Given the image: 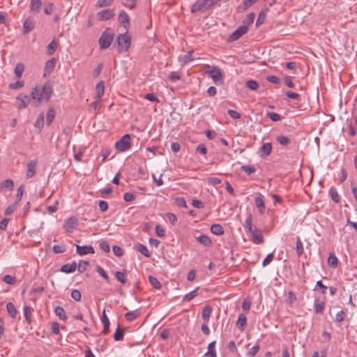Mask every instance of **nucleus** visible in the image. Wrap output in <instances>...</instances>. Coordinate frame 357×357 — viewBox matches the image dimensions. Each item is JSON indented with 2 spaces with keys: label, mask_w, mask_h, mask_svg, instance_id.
<instances>
[{
  "label": "nucleus",
  "mask_w": 357,
  "mask_h": 357,
  "mask_svg": "<svg viewBox=\"0 0 357 357\" xmlns=\"http://www.w3.org/2000/svg\"><path fill=\"white\" fill-rule=\"evenodd\" d=\"M255 203L258 208L259 213L261 215H263L265 211V202L264 200V196L261 194H258L257 196L255 199Z\"/></svg>",
  "instance_id": "11"
},
{
  "label": "nucleus",
  "mask_w": 357,
  "mask_h": 357,
  "mask_svg": "<svg viewBox=\"0 0 357 357\" xmlns=\"http://www.w3.org/2000/svg\"><path fill=\"white\" fill-rule=\"evenodd\" d=\"M213 6L211 0H197L191 7L192 13L204 12Z\"/></svg>",
  "instance_id": "3"
},
{
  "label": "nucleus",
  "mask_w": 357,
  "mask_h": 357,
  "mask_svg": "<svg viewBox=\"0 0 357 357\" xmlns=\"http://www.w3.org/2000/svg\"><path fill=\"white\" fill-rule=\"evenodd\" d=\"M116 149L119 151H125L130 147V137L128 134L125 135L115 144Z\"/></svg>",
  "instance_id": "6"
},
{
  "label": "nucleus",
  "mask_w": 357,
  "mask_h": 357,
  "mask_svg": "<svg viewBox=\"0 0 357 357\" xmlns=\"http://www.w3.org/2000/svg\"><path fill=\"white\" fill-rule=\"evenodd\" d=\"M112 250L114 254L117 257H121L123 255V249L118 245H114L112 248Z\"/></svg>",
  "instance_id": "63"
},
{
  "label": "nucleus",
  "mask_w": 357,
  "mask_h": 357,
  "mask_svg": "<svg viewBox=\"0 0 357 357\" xmlns=\"http://www.w3.org/2000/svg\"><path fill=\"white\" fill-rule=\"evenodd\" d=\"M248 28L247 25H241L236 30H235L229 36V40L230 41H235L238 40L241 36L245 34L248 32Z\"/></svg>",
  "instance_id": "8"
},
{
  "label": "nucleus",
  "mask_w": 357,
  "mask_h": 357,
  "mask_svg": "<svg viewBox=\"0 0 357 357\" xmlns=\"http://www.w3.org/2000/svg\"><path fill=\"white\" fill-rule=\"evenodd\" d=\"M247 324V318L246 316L244 314H240L238 315L237 321H236V326L237 328L241 330V331H244L245 327Z\"/></svg>",
  "instance_id": "21"
},
{
  "label": "nucleus",
  "mask_w": 357,
  "mask_h": 357,
  "mask_svg": "<svg viewBox=\"0 0 357 357\" xmlns=\"http://www.w3.org/2000/svg\"><path fill=\"white\" fill-rule=\"evenodd\" d=\"M198 287L196 288L195 289L191 291L190 292H189L188 294H186L183 297V302H188V301H190L191 300H192L195 297H196L197 296V290H198Z\"/></svg>",
  "instance_id": "34"
},
{
  "label": "nucleus",
  "mask_w": 357,
  "mask_h": 357,
  "mask_svg": "<svg viewBox=\"0 0 357 357\" xmlns=\"http://www.w3.org/2000/svg\"><path fill=\"white\" fill-rule=\"evenodd\" d=\"M266 116L273 121H279L281 120V116L275 112H267Z\"/></svg>",
  "instance_id": "56"
},
{
  "label": "nucleus",
  "mask_w": 357,
  "mask_h": 357,
  "mask_svg": "<svg viewBox=\"0 0 357 357\" xmlns=\"http://www.w3.org/2000/svg\"><path fill=\"white\" fill-rule=\"evenodd\" d=\"M96 98L101 99L105 93V82L104 81L99 82L96 87Z\"/></svg>",
  "instance_id": "24"
},
{
  "label": "nucleus",
  "mask_w": 357,
  "mask_h": 357,
  "mask_svg": "<svg viewBox=\"0 0 357 357\" xmlns=\"http://www.w3.org/2000/svg\"><path fill=\"white\" fill-rule=\"evenodd\" d=\"M241 170L245 172L248 175H250L256 172V169L253 165H243Z\"/></svg>",
  "instance_id": "46"
},
{
  "label": "nucleus",
  "mask_w": 357,
  "mask_h": 357,
  "mask_svg": "<svg viewBox=\"0 0 357 357\" xmlns=\"http://www.w3.org/2000/svg\"><path fill=\"white\" fill-rule=\"evenodd\" d=\"M23 86H24V82L18 80L15 82L10 83L9 84V88L11 89H18L22 88Z\"/></svg>",
  "instance_id": "60"
},
{
  "label": "nucleus",
  "mask_w": 357,
  "mask_h": 357,
  "mask_svg": "<svg viewBox=\"0 0 357 357\" xmlns=\"http://www.w3.org/2000/svg\"><path fill=\"white\" fill-rule=\"evenodd\" d=\"M31 307L26 306L24 308V315L25 317V319L28 324H31Z\"/></svg>",
  "instance_id": "49"
},
{
  "label": "nucleus",
  "mask_w": 357,
  "mask_h": 357,
  "mask_svg": "<svg viewBox=\"0 0 357 357\" xmlns=\"http://www.w3.org/2000/svg\"><path fill=\"white\" fill-rule=\"evenodd\" d=\"M76 250L78 255L83 256L87 254H93L95 252L94 249L91 245L81 246L76 245Z\"/></svg>",
  "instance_id": "15"
},
{
  "label": "nucleus",
  "mask_w": 357,
  "mask_h": 357,
  "mask_svg": "<svg viewBox=\"0 0 357 357\" xmlns=\"http://www.w3.org/2000/svg\"><path fill=\"white\" fill-rule=\"evenodd\" d=\"M194 59L192 57V51H190L188 52L187 54L183 56H180L178 57V61L182 64L184 65L187 63H188L190 61H192Z\"/></svg>",
  "instance_id": "27"
},
{
  "label": "nucleus",
  "mask_w": 357,
  "mask_h": 357,
  "mask_svg": "<svg viewBox=\"0 0 357 357\" xmlns=\"http://www.w3.org/2000/svg\"><path fill=\"white\" fill-rule=\"evenodd\" d=\"M304 252L303 243L299 237L296 240V252L298 257H300Z\"/></svg>",
  "instance_id": "45"
},
{
  "label": "nucleus",
  "mask_w": 357,
  "mask_h": 357,
  "mask_svg": "<svg viewBox=\"0 0 357 357\" xmlns=\"http://www.w3.org/2000/svg\"><path fill=\"white\" fill-rule=\"evenodd\" d=\"M113 0H98L96 6L99 8L106 7L112 4Z\"/></svg>",
  "instance_id": "58"
},
{
  "label": "nucleus",
  "mask_w": 357,
  "mask_h": 357,
  "mask_svg": "<svg viewBox=\"0 0 357 357\" xmlns=\"http://www.w3.org/2000/svg\"><path fill=\"white\" fill-rule=\"evenodd\" d=\"M243 227H244L246 233L252 232V229H255L252 227V214L250 213L247 216V218L243 223Z\"/></svg>",
  "instance_id": "23"
},
{
  "label": "nucleus",
  "mask_w": 357,
  "mask_h": 357,
  "mask_svg": "<svg viewBox=\"0 0 357 357\" xmlns=\"http://www.w3.org/2000/svg\"><path fill=\"white\" fill-rule=\"evenodd\" d=\"M100 248L104 251L105 252H109L110 250V247L107 241H103L100 243Z\"/></svg>",
  "instance_id": "59"
},
{
  "label": "nucleus",
  "mask_w": 357,
  "mask_h": 357,
  "mask_svg": "<svg viewBox=\"0 0 357 357\" xmlns=\"http://www.w3.org/2000/svg\"><path fill=\"white\" fill-rule=\"evenodd\" d=\"M245 86L251 90H257L259 88V84L255 80H248L245 83Z\"/></svg>",
  "instance_id": "47"
},
{
  "label": "nucleus",
  "mask_w": 357,
  "mask_h": 357,
  "mask_svg": "<svg viewBox=\"0 0 357 357\" xmlns=\"http://www.w3.org/2000/svg\"><path fill=\"white\" fill-rule=\"evenodd\" d=\"M2 280L9 284H13L16 282L15 278L10 275H5Z\"/></svg>",
  "instance_id": "51"
},
{
  "label": "nucleus",
  "mask_w": 357,
  "mask_h": 357,
  "mask_svg": "<svg viewBox=\"0 0 357 357\" xmlns=\"http://www.w3.org/2000/svg\"><path fill=\"white\" fill-rule=\"evenodd\" d=\"M277 141L280 144L283 146H287L291 142L290 139L284 135L277 137Z\"/></svg>",
  "instance_id": "41"
},
{
  "label": "nucleus",
  "mask_w": 357,
  "mask_h": 357,
  "mask_svg": "<svg viewBox=\"0 0 357 357\" xmlns=\"http://www.w3.org/2000/svg\"><path fill=\"white\" fill-rule=\"evenodd\" d=\"M137 0H125L123 5L129 9H133L136 5Z\"/></svg>",
  "instance_id": "57"
},
{
  "label": "nucleus",
  "mask_w": 357,
  "mask_h": 357,
  "mask_svg": "<svg viewBox=\"0 0 357 357\" xmlns=\"http://www.w3.org/2000/svg\"><path fill=\"white\" fill-rule=\"evenodd\" d=\"M166 216L172 225H176L177 222V217L175 214L172 213H167Z\"/></svg>",
  "instance_id": "62"
},
{
  "label": "nucleus",
  "mask_w": 357,
  "mask_h": 357,
  "mask_svg": "<svg viewBox=\"0 0 357 357\" xmlns=\"http://www.w3.org/2000/svg\"><path fill=\"white\" fill-rule=\"evenodd\" d=\"M56 64V59L54 58H52L49 59L45 66L44 68V76L49 75L54 70Z\"/></svg>",
  "instance_id": "19"
},
{
  "label": "nucleus",
  "mask_w": 357,
  "mask_h": 357,
  "mask_svg": "<svg viewBox=\"0 0 357 357\" xmlns=\"http://www.w3.org/2000/svg\"><path fill=\"white\" fill-rule=\"evenodd\" d=\"M139 316V312L136 311L128 312L125 314V318L129 321H132Z\"/></svg>",
  "instance_id": "36"
},
{
  "label": "nucleus",
  "mask_w": 357,
  "mask_h": 357,
  "mask_svg": "<svg viewBox=\"0 0 357 357\" xmlns=\"http://www.w3.org/2000/svg\"><path fill=\"white\" fill-rule=\"evenodd\" d=\"M258 0H243L242 3L238 6L237 11L239 13L245 12L249 7L256 3Z\"/></svg>",
  "instance_id": "20"
},
{
  "label": "nucleus",
  "mask_w": 357,
  "mask_h": 357,
  "mask_svg": "<svg viewBox=\"0 0 357 357\" xmlns=\"http://www.w3.org/2000/svg\"><path fill=\"white\" fill-rule=\"evenodd\" d=\"M71 297L76 301H79L81 300V293L77 289H74L71 292Z\"/></svg>",
  "instance_id": "64"
},
{
  "label": "nucleus",
  "mask_w": 357,
  "mask_h": 357,
  "mask_svg": "<svg viewBox=\"0 0 357 357\" xmlns=\"http://www.w3.org/2000/svg\"><path fill=\"white\" fill-rule=\"evenodd\" d=\"M206 73L208 75L216 84H221L223 82V75L220 69L216 66H212Z\"/></svg>",
  "instance_id": "4"
},
{
  "label": "nucleus",
  "mask_w": 357,
  "mask_h": 357,
  "mask_svg": "<svg viewBox=\"0 0 357 357\" xmlns=\"http://www.w3.org/2000/svg\"><path fill=\"white\" fill-rule=\"evenodd\" d=\"M116 278L122 284H125L127 281L125 274L121 271H116L115 273Z\"/></svg>",
  "instance_id": "50"
},
{
  "label": "nucleus",
  "mask_w": 357,
  "mask_h": 357,
  "mask_svg": "<svg viewBox=\"0 0 357 357\" xmlns=\"http://www.w3.org/2000/svg\"><path fill=\"white\" fill-rule=\"evenodd\" d=\"M58 47V43L56 40H52L47 47V54L52 55Z\"/></svg>",
  "instance_id": "28"
},
{
  "label": "nucleus",
  "mask_w": 357,
  "mask_h": 357,
  "mask_svg": "<svg viewBox=\"0 0 357 357\" xmlns=\"http://www.w3.org/2000/svg\"><path fill=\"white\" fill-rule=\"evenodd\" d=\"M325 307L324 302H319L317 301L314 303V310L317 314H321Z\"/></svg>",
  "instance_id": "39"
},
{
  "label": "nucleus",
  "mask_w": 357,
  "mask_h": 357,
  "mask_svg": "<svg viewBox=\"0 0 357 357\" xmlns=\"http://www.w3.org/2000/svg\"><path fill=\"white\" fill-rule=\"evenodd\" d=\"M54 312H55L56 315L59 317L60 319H61V320H66L67 319L66 313V312H65V310H63V307H59V306H56L54 308Z\"/></svg>",
  "instance_id": "32"
},
{
  "label": "nucleus",
  "mask_w": 357,
  "mask_h": 357,
  "mask_svg": "<svg viewBox=\"0 0 357 357\" xmlns=\"http://www.w3.org/2000/svg\"><path fill=\"white\" fill-rule=\"evenodd\" d=\"M78 225V219L75 216H72L66 220L63 224V229L68 233L73 232Z\"/></svg>",
  "instance_id": "7"
},
{
  "label": "nucleus",
  "mask_w": 357,
  "mask_h": 357,
  "mask_svg": "<svg viewBox=\"0 0 357 357\" xmlns=\"http://www.w3.org/2000/svg\"><path fill=\"white\" fill-rule=\"evenodd\" d=\"M248 234H250V236L254 243L260 244L264 242L263 236L257 228H255L252 229V232H248Z\"/></svg>",
  "instance_id": "10"
},
{
  "label": "nucleus",
  "mask_w": 357,
  "mask_h": 357,
  "mask_svg": "<svg viewBox=\"0 0 357 357\" xmlns=\"http://www.w3.org/2000/svg\"><path fill=\"white\" fill-rule=\"evenodd\" d=\"M212 312V307L210 305H206L202 312V317L203 319L208 322L209 320V317Z\"/></svg>",
  "instance_id": "29"
},
{
  "label": "nucleus",
  "mask_w": 357,
  "mask_h": 357,
  "mask_svg": "<svg viewBox=\"0 0 357 357\" xmlns=\"http://www.w3.org/2000/svg\"><path fill=\"white\" fill-rule=\"evenodd\" d=\"M197 241L206 247L211 245L212 242L211 238L206 235H200L196 238Z\"/></svg>",
  "instance_id": "25"
},
{
  "label": "nucleus",
  "mask_w": 357,
  "mask_h": 357,
  "mask_svg": "<svg viewBox=\"0 0 357 357\" xmlns=\"http://www.w3.org/2000/svg\"><path fill=\"white\" fill-rule=\"evenodd\" d=\"M14 186L13 181L11 179H6L3 181L1 184V188H6L10 190H13Z\"/></svg>",
  "instance_id": "43"
},
{
  "label": "nucleus",
  "mask_w": 357,
  "mask_h": 357,
  "mask_svg": "<svg viewBox=\"0 0 357 357\" xmlns=\"http://www.w3.org/2000/svg\"><path fill=\"white\" fill-rule=\"evenodd\" d=\"M136 250L146 257H149L150 256L147 248L142 243H138L136 245Z\"/></svg>",
  "instance_id": "33"
},
{
  "label": "nucleus",
  "mask_w": 357,
  "mask_h": 357,
  "mask_svg": "<svg viewBox=\"0 0 357 357\" xmlns=\"http://www.w3.org/2000/svg\"><path fill=\"white\" fill-rule=\"evenodd\" d=\"M211 231L215 235H222L224 234L223 227L219 224H213L211 227Z\"/></svg>",
  "instance_id": "30"
},
{
  "label": "nucleus",
  "mask_w": 357,
  "mask_h": 357,
  "mask_svg": "<svg viewBox=\"0 0 357 357\" xmlns=\"http://www.w3.org/2000/svg\"><path fill=\"white\" fill-rule=\"evenodd\" d=\"M29 97L24 93H20L16 98V105L19 109H24L29 103Z\"/></svg>",
  "instance_id": "9"
},
{
  "label": "nucleus",
  "mask_w": 357,
  "mask_h": 357,
  "mask_svg": "<svg viewBox=\"0 0 357 357\" xmlns=\"http://www.w3.org/2000/svg\"><path fill=\"white\" fill-rule=\"evenodd\" d=\"M35 26V20L33 17H29L26 19L23 24L22 31L24 34L28 33L33 29Z\"/></svg>",
  "instance_id": "13"
},
{
  "label": "nucleus",
  "mask_w": 357,
  "mask_h": 357,
  "mask_svg": "<svg viewBox=\"0 0 357 357\" xmlns=\"http://www.w3.org/2000/svg\"><path fill=\"white\" fill-rule=\"evenodd\" d=\"M118 48L119 52H127L131 44V37L126 31L124 33L120 34L117 38Z\"/></svg>",
  "instance_id": "2"
},
{
  "label": "nucleus",
  "mask_w": 357,
  "mask_h": 357,
  "mask_svg": "<svg viewBox=\"0 0 357 357\" xmlns=\"http://www.w3.org/2000/svg\"><path fill=\"white\" fill-rule=\"evenodd\" d=\"M42 1L40 0H31L30 12L33 15H37L40 10Z\"/></svg>",
  "instance_id": "18"
},
{
  "label": "nucleus",
  "mask_w": 357,
  "mask_h": 357,
  "mask_svg": "<svg viewBox=\"0 0 357 357\" xmlns=\"http://www.w3.org/2000/svg\"><path fill=\"white\" fill-rule=\"evenodd\" d=\"M54 118V112L53 109H49L47 112L46 122L47 125H50Z\"/></svg>",
  "instance_id": "52"
},
{
  "label": "nucleus",
  "mask_w": 357,
  "mask_h": 357,
  "mask_svg": "<svg viewBox=\"0 0 357 357\" xmlns=\"http://www.w3.org/2000/svg\"><path fill=\"white\" fill-rule=\"evenodd\" d=\"M37 162L36 160L30 161L26 165V178H32L36 172Z\"/></svg>",
  "instance_id": "14"
},
{
  "label": "nucleus",
  "mask_w": 357,
  "mask_h": 357,
  "mask_svg": "<svg viewBox=\"0 0 357 357\" xmlns=\"http://www.w3.org/2000/svg\"><path fill=\"white\" fill-rule=\"evenodd\" d=\"M24 65L22 63H17V66L15 68V70H14L15 75L18 78H20L22 77V75L23 72H24Z\"/></svg>",
  "instance_id": "40"
},
{
  "label": "nucleus",
  "mask_w": 357,
  "mask_h": 357,
  "mask_svg": "<svg viewBox=\"0 0 357 357\" xmlns=\"http://www.w3.org/2000/svg\"><path fill=\"white\" fill-rule=\"evenodd\" d=\"M149 281L153 287L160 289L162 287L161 283L158 279L152 275L149 276Z\"/></svg>",
  "instance_id": "37"
},
{
  "label": "nucleus",
  "mask_w": 357,
  "mask_h": 357,
  "mask_svg": "<svg viewBox=\"0 0 357 357\" xmlns=\"http://www.w3.org/2000/svg\"><path fill=\"white\" fill-rule=\"evenodd\" d=\"M259 346L258 344H256L249 349V351L247 353V355L249 357H254L257 354V353L259 351Z\"/></svg>",
  "instance_id": "53"
},
{
  "label": "nucleus",
  "mask_w": 357,
  "mask_h": 357,
  "mask_svg": "<svg viewBox=\"0 0 357 357\" xmlns=\"http://www.w3.org/2000/svg\"><path fill=\"white\" fill-rule=\"evenodd\" d=\"M88 265H89V263L87 261H80L79 264L77 265V271L79 273H83L84 271H86Z\"/></svg>",
  "instance_id": "54"
},
{
  "label": "nucleus",
  "mask_w": 357,
  "mask_h": 357,
  "mask_svg": "<svg viewBox=\"0 0 357 357\" xmlns=\"http://www.w3.org/2000/svg\"><path fill=\"white\" fill-rule=\"evenodd\" d=\"M54 3H48L44 6V12L46 15H51L54 10Z\"/></svg>",
  "instance_id": "55"
},
{
  "label": "nucleus",
  "mask_w": 357,
  "mask_h": 357,
  "mask_svg": "<svg viewBox=\"0 0 357 357\" xmlns=\"http://www.w3.org/2000/svg\"><path fill=\"white\" fill-rule=\"evenodd\" d=\"M44 126V114L43 112L40 113L36 120L34 123V126L38 129L40 131Z\"/></svg>",
  "instance_id": "31"
},
{
  "label": "nucleus",
  "mask_w": 357,
  "mask_h": 357,
  "mask_svg": "<svg viewBox=\"0 0 357 357\" xmlns=\"http://www.w3.org/2000/svg\"><path fill=\"white\" fill-rule=\"evenodd\" d=\"M101 321L104 326L102 333L105 334H107L109 331V320L108 317H107V315L105 314V310L103 311Z\"/></svg>",
  "instance_id": "26"
},
{
  "label": "nucleus",
  "mask_w": 357,
  "mask_h": 357,
  "mask_svg": "<svg viewBox=\"0 0 357 357\" xmlns=\"http://www.w3.org/2000/svg\"><path fill=\"white\" fill-rule=\"evenodd\" d=\"M114 39V34L107 29L105 31L99 38V44L101 49L109 47Z\"/></svg>",
  "instance_id": "5"
},
{
  "label": "nucleus",
  "mask_w": 357,
  "mask_h": 357,
  "mask_svg": "<svg viewBox=\"0 0 357 357\" xmlns=\"http://www.w3.org/2000/svg\"><path fill=\"white\" fill-rule=\"evenodd\" d=\"M255 17V15L254 13H251L247 15L245 20L243 21V25H247V26L248 27L249 25L253 23Z\"/></svg>",
  "instance_id": "44"
},
{
  "label": "nucleus",
  "mask_w": 357,
  "mask_h": 357,
  "mask_svg": "<svg viewBox=\"0 0 357 357\" xmlns=\"http://www.w3.org/2000/svg\"><path fill=\"white\" fill-rule=\"evenodd\" d=\"M329 195H330L331 199H333V201H334L335 203L339 202L340 196L338 195V192H337V190L335 188H331L329 190Z\"/></svg>",
  "instance_id": "42"
},
{
  "label": "nucleus",
  "mask_w": 357,
  "mask_h": 357,
  "mask_svg": "<svg viewBox=\"0 0 357 357\" xmlns=\"http://www.w3.org/2000/svg\"><path fill=\"white\" fill-rule=\"evenodd\" d=\"M114 16V13L111 9H105L98 13L100 20H108Z\"/></svg>",
  "instance_id": "17"
},
{
  "label": "nucleus",
  "mask_w": 357,
  "mask_h": 357,
  "mask_svg": "<svg viewBox=\"0 0 357 357\" xmlns=\"http://www.w3.org/2000/svg\"><path fill=\"white\" fill-rule=\"evenodd\" d=\"M338 263L337 258L333 253H330L328 258V264L331 267H336Z\"/></svg>",
  "instance_id": "38"
},
{
  "label": "nucleus",
  "mask_w": 357,
  "mask_h": 357,
  "mask_svg": "<svg viewBox=\"0 0 357 357\" xmlns=\"http://www.w3.org/2000/svg\"><path fill=\"white\" fill-rule=\"evenodd\" d=\"M6 309H7L8 314L12 318H15L16 317L17 310H16V308H15V305H13V303H10V302L6 304Z\"/></svg>",
  "instance_id": "35"
},
{
  "label": "nucleus",
  "mask_w": 357,
  "mask_h": 357,
  "mask_svg": "<svg viewBox=\"0 0 357 357\" xmlns=\"http://www.w3.org/2000/svg\"><path fill=\"white\" fill-rule=\"evenodd\" d=\"M77 269V264L75 262H73L71 264H66L63 265L61 268V271L66 273H71L75 271Z\"/></svg>",
  "instance_id": "22"
},
{
  "label": "nucleus",
  "mask_w": 357,
  "mask_h": 357,
  "mask_svg": "<svg viewBox=\"0 0 357 357\" xmlns=\"http://www.w3.org/2000/svg\"><path fill=\"white\" fill-rule=\"evenodd\" d=\"M114 339L116 341H120L123 339V331L119 326L114 335Z\"/></svg>",
  "instance_id": "48"
},
{
  "label": "nucleus",
  "mask_w": 357,
  "mask_h": 357,
  "mask_svg": "<svg viewBox=\"0 0 357 357\" xmlns=\"http://www.w3.org/2000/svg\"><path fill=\"white\" fill-rule=\"evenodd\" d=\"M118 20L127 30L130 26V17L124 10H121L118 17Z\"/></svg>",
  "instance_id": "12"
},
{
  "label": "nucleus",
  "mask_w": 357,
  "mask_h": 357,
  "mask_svg": "<svg viewBox=\"0 0 357 357\" xmlns=\"http://www.w3.org/2000/svg\"><path fill=\"white\" fill-rule=\"evenodd\" d=\"M207 183L210 185L215 186L221 183V180L216 177H210L207 179Z\"/></svg>",
  "instance_id": "61"
},
{
  "label": "nucleus",
  "mask_w": 357,
  "mask_h": 357,
  "mask_svg": "<svg viewBox=\"0 0 357 357\" xmlns=\"http://www.w3.org/2000/svg\"><path fill=\"white\" fill-rule=\"evenodd\" d=\"M53 92L52 87L50 83L45 84L42 87L36 86L32 89L31 95L37 104H40L42 100L48 101Z\"/></svg>",
  "instance_id": "1"
},
{
  "label": "nucleus",
  "mask_w": 357,
  "mask_h": 357,
  "mask_svg": "<svg viewBox=\"0 0 357 357\" xmlns=\"http://www.w3.org/2000/svg\"><path fill=\"white\" fill-rule=\"evenodd\" d=\"M272 151V144L269 142L264 143L259 150V155L261 158H265L271 154Z\"/></svg>",
  "instance_id": "16"
}]
</instances>
